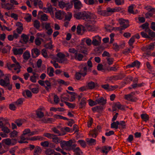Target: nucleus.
<instances>
[{
    "label": "nucleus",
    "mask_w": 155,
    "mask_h": 155,
    "mask_svg": "<svg viewBox=\"0 0 155 155\" xmlns=\"http://www.w3.org/2000/svg\"><path fill=\"white\" fill-rule=\"evenodd\" d=\"M111 149V147L104 146L102 147L101 152L103 153H105V154L107 155L108 152Z\"/></svg>",
    "instance_id": "obj_26"
},
{
    "label": "nucleus",
    "mask_w": 155,
    "mask_h": 155,
    "mask_svg": "<svg viewBox=\"0 0 155 155\" xmlns=\"http://www.w3.org/2000/svg\"><path fill=\"white\" fill-rule=\"evenodd\" d=\"M40 51L37 48H34L31 50V55L33 58H36L40 54Z\"/></svg>",
    "instance_id": "obj_13"
},
{
    "label": "nucleus",
    "mask_w": 155,
    "mask_h": 155,
    "mask_svg": "<svg viewBox=\"0 0 155 155\" xmlns=\"http://www.w3.org/2000/svg\"><path fill=\"white\" fill-rule=\"evenodd\" d=\"M93 21H92V22H93ZM88 23H87V22H86L85 23V26L86 28V29H87V30L88 31H94V27L90 25V24H91L89 23L88 22H87Z\"/></svg>",
    "instance_id": "obj_24"
},
{
    "label": "nucleus",
    "mask_w": 155,
    "mask_h": 155,
    "mask_svg": "<svg viewBox=\"0 0 155 155\" xmlns=\"http://www.w3.org/2000/svg\"><path fill=\"white\" fill-rule=\"evenodd\" d=\"M18 132L17 131L14 130L9 135L10 137H17L18 135Z\"/></svg>",
    "instance_id": "obj_51"
},
{
    "label": "nucleus",
    "mask_w": 155,
    "mask_h": 155,
    "mask_svg": "<svg viewBox=\"0 0 155 155\" xmlns=\"http://www.w3.org/2000/svg\"><path fill=\"white\" fill-rule=\"evenodd\" d=\"M51 130L54 132V133L55 134H57L59 136H63L65 134H63L61 133L59 130L56 127H53L51 129Z\"/></svg>",
    "instance_id": "obj_32"
},
{
    "label": "nucleus",
    "mask_w": 155,
    "mask_h": 155,
    "mask_svg": "<svg viewBox=\"0 0 155 155\" xmlns=\"http://www.w3.org/2000/svg\"><path fill=\"white\" fill-rule=\"evenodd\" d=\"M54 152H55L53 150L48 148L45 150V153L46 155H52Z\"/></svg>",
    "instance_id": "obj_39"
},
{
    "label": "nucleus",
    "mask_w": 155,
    "mask_h": 155,
    "mask_svg": "<svg viewBox=\"0 0 155 155\" xmlns=\"http://www.w3.org/2000/svg\"><path fill=\"white\" fill-rule=\"evenodd\" d=\"M64 103L70 108H74L76 105L75 104H71L66 101H64Z\"/></svg>",
    "instance_id": "obj_57"
},
{
    "label": "nucleus",
    "mask_w": 155,
    "mask_h": 155,
    "mask_svg": "<svg viewBox=\"0 0 155 155\" xmlns=\"http://www.w3.org/2000/svg\"><path fill=\"white\" fill-rule=\"evenodd\" d=\"M72 13L70 12H68L67 14H66L65 13V15L64 16L65 17V20H68V21H69L71 19L72 17Z\"/></svg>",
    "instance_id": "obj_42"
},
{
    "label": "nucleus",
    "mask_w": 155,
    "mask_h": 155,
    "mask_svg": "<svg viewBox=\"0 0 155 155\" xmlns=\"http://www.w3.org/2000/svg\"><path fill=\"white\" fill-rule=\"evenodd\" d=\"M40 22L37 20H35L34 22V26L36 29H38L40 28Z\"/></svg>",
    "instance_id": "obj_55"
},
{
    "label": "nucleus",
    "mask_w": 155,
    "mask_h": 155,
    "mask_svg": "<svg viewBox=\"0 0 155 155\" xmlns=\"http://www.w3.org/2000/svg\"><path fill=\"white\" fill-rule=\"evenodd\" d=\"M119 67H118L117 65H114L113 66L110 67V71H116Z\"/></svg>",
    "instance_id": "obj_64"
},
{
    "label": "nucleus",
    "mask_w": 155,
    "mask_h": 155,
    "mask_svg": "<svg viewBox=\"0 0 155 155\" xmlns=\"http://www.w3.org/2000/svg\"><path fill=\"white\" fill-rule=\"evenodd\" d=\"M86 141L87 143L90 145H92L94 143H95L96 142V140L93 138H87L86 139Z\"/></svg>",
    "instance_id": "obj_38"
},
{
    "label": "nucleus",
    "mask_w": 155,
    "mask_h": 155,
    "mask_svg": "<svg viewBox=\"0 0 155 155\" xmlns=\"http://www.w3.org/2000/svg\"><path fill=\"white\" fill-rule=\"evenodd\" d=\"M44 138L40 136H35L30 138H29V139H28V140L32 141L36 140L41 141L44 140Z\"/></svg>",
    "instance_id": "obj_20"
},
{
    "label": "nucleus",
    "mask_w": 155,
    "mask_h": 155,
    "mask_svg": "<svg viewBox=\"0 0 155 155\" xmlns=\"http://www.w3.org/2000/svg\"><path fill=\"white\" fill-rule=\"evenodd\" d=\"M21 37L24 43H26L28 42L29 38L27 35L23 34L21 35Z\"/></svg>",
    "instance_id": "obj_45"
},
{
    "label": "nucleus",
    "mask_w": 155,
    "mask_h": 155,
    "mask_svg": "<svg viewBox=\"0 0 155 155\" xmlns=\"http://www.w3.org/2000/svg\"><path fill=\"white\" fill-rule=\"evenodd\" d=\"M52 41L51 40L50 42L46 44L45 45V47L47 49H51L53 47V45H52Z\"/></svg>",
    "instance_id": "obj_48"
},
{
    "label": "nucleus",
    "mask_w": 155,
    "mask_h": 155,
    "mask_svg": "<svg viewBox=\"0 0 155 155\" xmlns=\"http://www.w3.org/2000/svg\"><path fill=\"white\" fill-rule=\"evenodd\" d=\"M81 29L80 25H78L77 28V33L79 35H83V32H81Z\"/></svg>",
    "instance_id": "obj_63"
},
{
    "label": "nucleus",
    "mask_w": 155,
    "mask_h": 155,
    "mask_svg": "<svg viewBox=\"0 0 155 155\" xmlns=\"http://www.w3.org/2000/svg\"><path fill=\"white\" fill-rule=\"evenodd\" d=\"M142 50L145 52V54L147 55H150V50L148 49V48H147V47L146 46H145V47H144L143 48Z\"/></svg>",
    "instance_id": "obj_58"
},
{
    "label": "nucleus",
    "mask_w": 155,
    "mask_h": 155,
    "mask_svg": "<svg viewBox=\"0 0 155 155\" xmlns=\"http://www.w3.org/2000/svg\"><path fill=\"white\" fill-rule=\"evenodd\" d=\"M74 57L76 60L79 61H81L83 57V56L81 54L75 53Z\"/></svg>",
    "instance_id": "obj_34"
},
{
    "label": "nucleus",
    "mask_w": 155,
    "mask_h": 155,
    "mask_svg": "<svg viewBox=\"0 0 155 155\" xmlns=\"http://www.w3.org/2000/svg\"><path fill=\"white\" fill-rule=\"evenodd\" d=\"M119 124V122L118 121L114 122L111 124V127L112 128H115L116 129H117Z\"/></svg>",
    "instance_id": "obj_37"
},
{
    "label": "nucleus",
    "mask_w": 155,
    "mask_h": 155,
    "mask_svg": "<svg viewBox=\"0 0 155 155\" xmlns=\"http://www.w3.org/2000/svg\"><path fill=\"white\" fill-rule=\"evenodd\" d=\"M97 13L100 15L102 16H108L110 15L109 13H108L106 10H102L101 8H98L97 9Z\"/></svg>",
    "instance_id": "obj_18"
},
{
    "label": "nucleus",
    "mask_w": 155,
    "mask_h": 155,
    "mask_svg": "<svg viewBox=\"0 0 155 155\" xmlns=\"http://www.w3.org/2000/svg\"><path fill=\"white\" fill-rule=\"evenodd\" d=\"M58 5L61 8H63L65 7H70V5L69 2H65L62 0L58 1Z\"/></svg>",
    "instance_id": "obj_17"
},
{
    "label": "nucleus",
    "mask_w": 155,
    "mask_h": 155,
    "mask_svg": "<svg viewBox=\"0 0 155 155\" xmlns=\"http://www.w3.org/2000/svg\"><path fill=\"white\" fill-rule=\"evenodd\" d=\"M133 8H134V5H132L130 6L129 7L128 9V12L130 13H132L134 14H136L137 13V10L136 11L137 12H134L133 10Z\"/></svg>",
    "instance_id": "obj_46"
},
{
    "label": "nucleus",
    "mask_w": 155,
    "mask_h": 155,
    "mask_svg": "<svg viewBox=\"0 0 155 155\" xmlns=\"http://www.w3.org/2000/svg\"><path fill=\"white\" fill-rule=\"evenodd\" d=\"M25 49V48H13L12 49V51L15 55H21L23 54L24 51Z\"/></svg>",
    "instance_id": "obj_10"
},
{
    "label": "nucleus",
    "mask_w": 155,
    "mask_h": 155,
    "mask_svg": "<svg viewBox=\"0 0 155 155\" xmlns=\"http://www.w3.org/2000/svg\"><path fill=\"white\" fill-rule=\"evenodd\" d=\"M16 63H15V64H10V63H8L7 64V66L8 69L10 70H12V68L16 67Z\"/></svg>",
    "instance_id": "obj_62"
},
{
    "label": "nucleus",
    "mask_w": 155,
    "mask_h": 155,
    "mask_svg": "<svg viewBox=\"0 0 155 155\" xmlns=\"http://www.w3.org/2000/svg\"><path fill=\"white\" fill-rule=\"evenodd\" d=\"M107 100L104 99L103 97H101L96 99V103L97 104L101 105H104L106 103Z\"/></svg>",
    "instance_id": "obj_19"
},
{
    "label": "nucleus",
    "mask_w": 155,
    "mask_h": 155,
    "mask_svg": "<svg viewBox=\"0 0 155 155\" xmlns=\"http://www.w3.org/2000/svg\"><path fill=\"white\" fill-rule=\"evenodd\" d=\"M74 17L77 19H82L86 21L91 23L93 21V19L96 18L95 15H92L88 12L82 11L75 12L73 15Z\"/></svg>",
    "instance_id": "obj_1"
},
{
    "label": "nucleus",
    "mask_w": 155,
    "mask_h": 155,
    "mask_svg": "<svg viewBox=\"0 0 155 155\" xmlns=\"http://www.w3.org/2000/svg\"><path fill=\"white\" fill-rule=\"evenodd\" d=\"M30 54L28 51H26L24 53L23 57L24 59L28 60L30 57Z\"/></svg>",
    "instance_id": "obj_33"
},
{
    "label": "nucleus",
    "mask_w": 155,
    "mask_h": 155,
    "mask_svg": "<svg viewBox=\"0 0 155 155\" xmlns=\"http://www.w3.org/2000/svg\"><path fill=\"white\" fill-rule=\"evenodd\" d=\"M134 94V92H131V93L125 95L124 96V98L128 101H134V100L133 99V95Z\"/></svg>",
    "instance_id": "obj_22"
},
{
    "label": "nucleus",
    "mask_w": 155,
    "mask_h": 155,
    "mask_svg": "<svg viewBox=\"0 0 155 155\" xmlns=\"http://www.w3.org/2000/svg\"><path fill=\"white\" fill-rule=\"evenodd\" d=\"M72 143L71 140L68 141H63L61 142L60 146L63 149L70 151L74 149L76 146V144H72Z\"/></svg>",
    "instance_id": "obj_2"
},
{
    "label": "nucleus",
    "mask_w": 155,
    "mask_h": 155,
    "mask_svg": "<svg viewBox=\"0 0 155 155\" xmlns=\"http://www.w3.org/2000/svg\"><path fill=\"white\" fill-rule=\"evenodd\" d=\"M72 150H73L75 154L76 155H81V154L82 153V152L79 147H77L76 148H75Z\"/></svg>",
    "instance_id": "obj_36"
},
{
    "label": "nucleus",
    "mask_w": 155,
    "mask_h": 155,
    "mask_svg": "<svg viewBox=\"0 0 155 155\" xmlns=\"http://www.w3.org/2000/svg\"><path fill=\"white\" fill-rule=\"evenodd\" d=\"M69 96L68 95L64 94H62L61 97V102L66 101L69 100Z\"/></svg>",
    "instance_id": "obj_31"
},
{
    "label": "nucleus",
    "mask_w": 155,
    "mask_h": 155,
    "mask_svg": "<svg viewBox=\"0 0 155 155\" xmlns=\"http://www.w3.org/2000/svg\"><path fill=\"white\" fill-rule=\"evenodd\" d=\"M20 140L18 141L19 143H28V142L26 141V140H28V139H29V138L26 137L25 135L22 134L20 136Z\"/></svg>",
    "instance_id": "obj_25"
},
{
    "label": "nucleus",
    "mask_w": 155,
    "mask_h": 155,
    "mask_svg": "<svg viewBox=\"0 0 155 155\" xmlns=\"http://www.w3.org/2000/svg\"><path fill=\"white\" fill-rule=\"evenodd\" d=\"M80 69L79 72L82 74L83 77H84L86 74L87 73V67L84 65H81L80 66Z\"/></svg>",
    "instance_id": "obj_14"
},
{
    "label": "nucleus",
    "mask_w": 155,
    "mask_h": 155,
    "mask_svg": "<svg viewBox=\"0 0 155 155\" xmlns=\"http://www.w3.org/2000/svg\"><path fill=\"white\" fill-rule=\"evenodd\" d=\"M98 134L97 130L96 128H95L93 130L90 131L89 135L92 137L96 138Z\"/></svg>",
    "instance_id": "obj_29"
},
{
    "label": "nucleus",
    "mask_w": 155,
    "mask_h": 155,
    "mask_svg": "<svg viewBox=\"0 0 155 155\" xmlns=\"http://www.w3.org/2000/svg\"><path fill=\"white\" fill-rule=\"evenodd\" d=\"M119 127L122 128L123 129L125 128L126 127V124L125 122L124 121H122L119 122Z\"/></svg>",
    "instance_id": "obj_60"
},
{
    "label": "nucleus",
    "mask_w": 155,
    "mask_h": 155,
    "mask_svg": "<svg viewBox=\"0 0 155 155\" xmlns=\"http://www.w3.org/2000/svg\"><path fill=\"white\" fill-rule=\"evenodd\" d=\"M140 116L141 118L145 122H147L149 119V116L146 114H141Z\"/></svg>",
    "instance_id": "obj_44"
},
{
    "label": "nucleus",
    "mask_w": 155,
    "mask_h": 155,
    "mask_svg": "<svg viewBox=\"0 0 155 155\" xmlns=\"http://www.w3.org/2000/svg\"><path fill=\"white\" fill-rule=\"evenodd\" d=\"M65 15V13L63 11H59L55 13V17L58 19H62Z\"/></svg>",
    "instance_id": "obj_12"
},
{
    "label": "nucleus",
    "mask_w": 155,
    "mask_h": 155,
    "mask_svg": "<svg viewBox=\"0 0 155 155\" xmlns=\"http://www.w3.org/2000/svg\"><path fill=\"white\" fill-rule=\"evenodd\" d=\"M134 42V37L133 36L130 39L128 42V43L130 47H133L132 45Z\"/></svg>",
    "instance_id": "obj_61"
},
{
    "label": "nucleus",
    "mask_w": 155,
    "mask_h": 155,
    "mask_svg": "<svg viewBox=\"0 0 155 155\" xmlns=\"http://www.w3.org/2000/svg\"><path fill=\"white\" fill-rule=\"evenodd\" d=\"M140 64V63L138 61H135L131 64L127 65V68H129L131 67H133L134 66H136L137 68H139Z\"/></svg>",
    "instance_id": "obj_23"
},
{
    "label": "nucleus",
    "mask_w": 155,
    "mask_h": 155,
    "mask_svg": "<svg viewBox=\"0 0 155 155\" xmlns=\"http://www.w3.org/2000/svg\"><path fill=\"white\" fill-rule=\"evenodd\" d=\"M5 144L8 146L15 145L17 143V140L15 139H11L10 138H7L4 140Z\"/></svg>",
    "instance_id": "obj_8"
},
{
    "label": "nucleus",
    "mask_w": 155,
    "mask_h": 155,
    "mask_svg": "<svg viewBox=\"0 0 155 155\" xmlns=\"http://www.w3.org/2000/svg\"><path fill=\"white\" fill-rule=\"evenodd\" d=\"M38 16L41 17V19L43 21H46L48 18V16L45 14L43 13L42 11H40L38 12Z\"/></svg>",
    "instance_id": "obj_21"
},
{
    "label": "nucleus",
    "mask_w": 155,
    "mask_h": 155,
    "mask_svg": "<svg viewBox=\"0 0 155 155\" xmlns=\"http://www.w3.org/2000/svg\"><path fill=\"white\" fill-rule=\"evenodd\" d=\"M38 36L44 38L46 41H48L51 38L48 37L44 33H38L37 34Z\"/></svg>",
    "instance_id": "obj_40"
},
{
    "label": "nucleus",
    "mask_w": 155,
    "mask_h": 155,
    "mask_svg": "<svg viewBox=\"0 0 155 155\" xmlns=\"http://www.w3.org/2000/svg\"><path fill=\"white\" fill-rule=\"evenodd\" d=\"M74 8L75 9L79 10L83 7V5L81 2L78 1L77 2L74 3Z\"/></svg>",
    "instance_id": "obj_27"
},
{
    "label": "nucleus",
    "mask_w": 155,
    "mask_h": 155,
    "mask_svg": "<svg viewBox=\"0 0 155 155\" xmlns=\"http://www.w3.org/2000/svg\"><path fill=\"white\" fill-rule=\"evenodd\" d=\"M133 48L134 47H130V48L124 50L122 52L125 55L127 54L130 53V51H131Z\"/></svg>",
    "instance_id": "obj_54"
},
{
    "label": "nucleus",
    "mask_w": 155,
    "mask_h": 155,
    "mask_svg": "<svg viewBox=\"0 0 155 155\" xmlns=\"http://www.w3.org/2000/svg\"><path fill=\"white\" fill-rule=\"evenodd\" d=\"M57 56L58 58L56 59L57 61L60 63H66L67 61V59L65 58V55L61 52L58 53L57 54Z\"/></svg>",
    "instance_id": "obj_5"
},
{
    "label": "nucleus",
    "mask_w": 155,
    "mask_h": 155,
    "mask_svg": "<svg viewBox=\"0 0 155 155\" xmlns=\"http://www.w3.org/2000/svg\"><path fill=\"white\" fill-rule=\"evenodd\" d=\"M42 150L40 147L38 146H36L34 150V155H40L41 153Z\"/></svg>",
    "instance_id": "obj_28"
},
{
    "label": "nucleus",
    "mask_w": 155,
    "mask_h": 155,
    "mask_svg": "<svg viewBox=\"0 0 155 155\" xmlns=\"http://www.w3.org/2000/svg\"><path fill=\"white\" fill-rule=\"evenodd\" d=\"M24 100V98H19L15 102V105L18 106L21 105Z\"/></svg>",
    "instance_id": "obj_41"
},
{
    "label": "nucleus",
    "mask_w": 155,
    "mask_h": 155,
    "mask_svg": "<svg viewBox=\"0 0 155 155\" xmlns=\"http://www.w3.org/2000/svg\"><path fill=\"white\" fill-rule=\"evenodd\" d=\"M40 40L43 41V40L42 39L40 38H37L35 40V44L37 45H40L41 43Z\"/></svg>",
    "instance_id": "obj_59"
},
{
    "label": "nucleus",
    "mask_w": 155,
    "mask_h": 155,
    "mask_svg": "<svg viewBox=\"0 0 155 155\" xmlns=\"http://www.w3.org/2000/svg\"><path fill=\"white\" fill-rule=\"evenodd\" d=\"M149 24L147 22H146L141 25V27L143 29H145L146 32L150 29L148 28Z\"/></svg>",
    "instance_id": "obj_49"
},
{
    "label": "nucleus",
    "mask_w": 155,
    "mask_h": 155,
    "mask_svg": "<svg viewBox=\"0 0 155 155\" xmlns=\"http://www.w3.org/2000/svg\"><path fill=\"white\" fill-rule=\"evenodd\" d=\"M106 60L107 63L109 65L112 64L114 61V59L113 58H110V57H107L106 58Z\"/></svg>",
    "instance_id": "obj_47"
},
{
    "label": "nucleus",
    "mask_w": 155,
    "mask_h": 155,
    "mask_svg": "<svg viewBox=\"0 0 155 155\" xmlns=\"http://www.w3.org/2000/svg\"><path fill=\"white\" fill-rule=\"evenodd\" d=\"M48 75L50 77H52L54 76L53 73L54 72V68H51L49 70H48L47 71Z\"/></svg>",
    "instance_id": "obj_52"
},
{
    "label": "nucleus",
    "mask_w": 155,
    "mask_h": 155,
    "mask_svg": "<svg viewBox=\"0 0 155 155\" xmlns=\"http://www.w3.org/2000/svg\"><path fill=\"white\" fill-rule=\"evenodd\" d=\"M79 103V107L80 108H84L86 105L87 103V99L84 97H82Z\"/></svg>",
    "instance_id": "obj_16"
},
{
    "label": "nucleus",
    "mask_w": 155,
    "mask_h": 155,
    "mask_svg": "<svg viewBox=\"0 0 155 155\" xmlns=\"http://www.w3.org/2000/svg\"><path fill=\"white\" fill-rule=\"evenodd\" d=\"M22 94L24 97H25V96L27 95L28 97H30L32 96V94L31 92L28 90H26L25 91L23 92Z\"/></svg>",
    "instance_id": "obj_35"
},
{
    "label": "nucleus",
    "mask_w": 155,
    "mask_h": 155,
    "mask_svg": "<svg viewBox=\"0 0 155 155\" xmlns=\"http://www.w3.org/2000/svg\"><path fill=\"white\" fill-rule=\"evenodd\" d=\"M45 84L46 85V86H45L46 89L47 91H49V89L51 88V84L50 82L48 80L45 81Z\"/></svg>",
    "instance_id": "obj_43"
},
{
    "label": "nucleus",
    "mask_w": 155,
    "mask_h": 155,
    "mask_svg": "<svg viewBox=\"0 0 155 155\" xmlns=\"http://www.w3.org/2000/svg\"><path fill=\"white\" fill-rule=\"evenodd\" d=\"M119 22L120 25H122L121 26V29L123 30L127 28L129 25V22L127 20H125L122 18H120L119 20Z\"/></svg>",
    "instance_id": "obj_7"
},
{
    "label": "nucleus",
    "mask_w": 155,
    "mask_h": 155,
    "mask_svg": "<svg viewBox=\"0 0 155 155\" xmlns=\"http://www.w3.org/2000/svg\"><path fill=\"white\" fill-rule=\"evenodd\" d=\"M45 28L47 31L46 32L47 34L48 35H51L53 31L51 27V24L48 23H45Z\"/></svg>",
    "instance_id": "obj_11"
},
{
    "label": "nucleus",
    "mask_w": 155,
    "mask_h": 155,
    "mask_svg": "<svg viewBox=\"0 0 155 155\" xmlns=\"http://www.w3.org/2000/svg\"><path fill=\"white\" fill-rule=\"evenodd\" d=\"M84 2L87 4L88 5H93L94 3L95 0H83Z\"/></svg>",
    "instance_id": "obj_53"
},
{
    "label": "nucleus",
    "mask_w": 155,
    "mask_h": 155,
    "mask_svg": "<svg viewBox=\"0 0 155 155\" xmlns=\"http://www.w3.org/2000/svg\"><path fill=\"white\" fill-rule=\"evenodd\" d=\"M11 75L10 74L5 75L4 79L0 80V84L5 87L9 86L10 84L9 78L11 77Z\"/></svg>",
    "instance_id": "obj_4"
},
{
    "label": "nucleus",
    "mask_w": 155,
    "mask_h": 155,
    "mask_svg": "<svg viewBox=\"0 0 155 155\" xmlns=\"http://www.w3.org/2000/svg\"><path fill=\"white\" fill-rule=\"evenodd\" d=\"M44 110L43 107H40L36 111V115L39 118H41L43 117L44 116V113L41 111Z\"/></svg>",
    "instance_id": "obj_15"
},
{
    "label": "nucleus",
    "mask_w": 155,
    "mask_h": 155,
    "mask_svg": "<svg viewBox=\"0 0 155 155\" xmlns=\"http://www.w3.org/2000/svg\"><path fill=\"white\" fill-rule=\"evenodd\" d=\"M78 50L80 52L82 53L85 54H87V49L86 48L85 45L83 44H81L78 47Z\"/></svg>",
    "instance_id": "obj_9"
},
{
    "label": "nucleus",
    "mask_w": 155,
    "mask_h": 155,
    "mask_svg": "<svg viewBox=\"0 0 155 155\" xmlns=\"http://www.w3.org/2000/svg\"><path fill=\"white\" fill-rule=\"evenodd\" d=\"M38 76H31L30 77V80L32 82L36 83L37 79H38Z\"/></svg>",
    "instance_id": "obj_56"
},
{
    "label": "nucleus",
    "mask_w": 155,
    "mask_h": 155,
    "mask_svg": "<svg viewBox=\"0 0 155 155\" xmlns=\"http://www.w3.org/2000/svg\"><path fill=\"white\" fill-rule=\"evenodd\" d=\"M1 128H2V130L5 133L8 134L10 132V130L7 127L4 125Z\"/></svg>",
    "instance_id": "obj_50"
},
{
    "label": "nucleus",
    "mask_w": 155,
    "mask_h": 155,
    "mask_svg": "<svg viewBox=\"0 0 155 155\" xmlns=\"http://www.w3.org/2000/svg\"><path fill=\"white\" fill-rule=\"evenodd\" d=\"M101 37L99 35H96L92 37V43L93 45L98 46L100 45L101 42Z\"/></svg>",
    "instance_id": "obj_6"
},
{
    "label": "nucleus",
    "mask_w": 155,
    "mask_h": 155,
    "mask_svg": "<svg viewBox=\"0 0 155 155\" xmlns=\"http://www.w3.org/2000/svg\"><path fill=\"white\" fill-rule=\"evenodd\" d=\"M44 136L50 139H52V142L56 144L61 143L62 141L60 138L58 137L56 135L53 134L48 133H45Z\"/></svg>",
    "instance_id": "obj_3"
},
{
    "label": "nucleus",
    "mask_w": 155,
    "mask_h": 155,
    "mask_svg": "<svg viewBox=\"0 0 155 155\" xmlns=\"http://www.w3.org/2000/svg\"><path fill=\"white\" fill-rule=\"evenodd\" d=\"M86 85L87 86L88 89H93L96 86V84L93 81H90L89 82L87 83Z\"/></svg>",
    "instance_id": "obj_30"
}]
</instances>
